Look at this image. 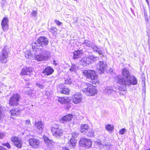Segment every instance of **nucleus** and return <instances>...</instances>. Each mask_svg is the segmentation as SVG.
<instances>
[{
    "instance_id": "f257e3e1",
    "label": "nucleus",
    "mask_w": 150,
    "mask_h": 150,
    "mask_svg": "<svg viewBox=\"0 0 150 150\" xmlns=\"http://www.w3.org/2000/svg\"><path fill=\"white\" fill-rule=\"evenodd\" d=\"M48 42L47 38L44 36L40 37L37 41L32 43V49L33 51H37V48L35 46L45 47L48 45Z\"/></svg>"
},
{
    "instance_id": "f03ea898",
    "label": "nucleus",
    "mask_w": 150,
    "mask_h": 150,
    "mask_svg": "<svg viewBox=\"0 0 150 150\" xmlns=\"http://www.w3.org/2000/svg\"><path fill=\"white\" fill-rule=\"evenodd\" d=\"M122 78L121 76L118 75L117 77V80L118 83L120 85H122L124 83L129 79L130 76L128 70L126 69H124L122 71Z\"/></svg>"
},
{
    "instance_id": "7ed1b4c3",
    "label": "nucleus",
    "mask_w": 150,
    "mask_h": 150,
    "mask_svg": "<svg viewBox=\"0 0 150 150\" xmlns=\"http://www.w3.org/2000/svg\"><path fill=\"white\" fill-rule=\"evenodd\" d=\"M40 53L39 54H36L35 55V59L39 61H45L48 59L50 55L49 52L46 50H42Z\"/></svg>"
},
{
    "instance_id": "20e7f679",
    "label": "nucleus",
    "mask_w": 150,
    "mask_h": 150,
    "mask_svg": "<svg viewBox=\"0 0 150 150\" xmlns=\"http://www.w3.org/2000/svg\"><path fill=\"white\" fill-rule=\"evenodd\" d=\"M20 98V95L18 94L13 95L10 98L9 101L10 105L13 107L17 106L19 104Z\"/></svg>"
},
{
    "instance_id": "39448f33",
    "label": "nucleus",
    "mask_w": 150,
    "mask_h": 150,
    "mask_svg": "<svg viewBox=\"0 0 150 150\" xmlns=\"http://www.w3.org/2000/svg\"><path fill=\"white\" fill-rule=\"evenodd\" d=\"M125 83L122 85L125 87V88L121 89V88H120L119 90L124 91L126 90V87L128 86L129 87L131 85H136L137 84V79L134 76H131L129 79H128L124 83Z\"/></svg>"
},
{
    "instance_id": "423d86ee",
    "label": "nucleus",
    "mask_w": 150,
    "mask_h": 150,
    "mask_svg": "<svg viewBox=\"0 0 150 150\" xmlns=\"http://www.w3.org/2000/svg\"><path fill=\"white\" fill-rule=\"evenodd\" d=\"M8 52L6 47H5L0 53V62L2 63H6L7 61Z\"/></svg>"
},
{
    "instance_id": "0eeeda50",
    "label": "nucleus",
    "mask_w": 150,
    "mask_h": 150,
    "mask_svg": "<svg viewBox=\"0 0 150 150\" xmlns=\"http://www.w3.org/2000/svg\"><path fill=\"white\" fill-rule=\"evenodd\" d=\"M82 91L86 95L89 96H93L97 93V90L93 87V86L91 85L89 87L83 88Z\"/></svg>"
},
{
    "instance_id": "6e6552de",
    "label": "nucleus",
    "mask_w": 150,
    "mask_h": 150,
    "mask_svg": "<svg viewBox=\"0 0 150 150\" xmlns=\"http://www.w3.org/2000/svg\"><path fill=\"white\" fill-rule=\"evenodd\" d=\"M71 99L72 102L76 104L80 103L83 100L82 95L80 92H77L74 94Z\"/></svg>"
},
{
    "instance_id": "1a4fd4ad",
    "label": "nucleus",
    "mask_w": 150,
    "mask_h": 150,
    "mask_svg": "<svg viewBox=\"0 0 150 150\" xmlns=\"http://www.w3.org/2000/svg\"><path fill=\"white\" fill-rule=\"evenodd\" d=\"M83 44H85L88 47L91 46L94 51L98 52L99 54H102L103 48L100 47H98L95 45H91L92 43L90 41L87 40H85Z\"/></svg>"
},
{
    "instance_id": "9d476101",
    "label": "nucleus",
    "mask_w": 150,
    "mask_h": 150,
    "mask_svg": "<svg viewBox=\"0 0 150 150\" xmlns=\"http://www.w3.org/2000/svg\"><path fill=\"white\" fill-rule=\"evenodd\" d=\"M79 143L81 146L86 149L91 147L92 144V141L90 139L85 137L81 139Z\"/></svg>"
},
{
    "instance_id": "9b49d317",
    "label": "nucleus",
    "mask_w": 150,
    "mask_h": 150,
    "mask_svg": "<svg viewBox=\"0 0 150 150\" xmlns=\"http://www.w3.org/2000/svg\"><path fill=\"white\" fill-rule=\"evenodd\" d=\"M71 134L73 138L70 139L68 143V146L71 148L75 146L77 141L74 138L77 137L79 136L78 133L75 131L73 132Z\"/></svg>"
},
{
    "instance_id": "f8f14e48",
    "label": "nucleus",
    "mask_w": 150,
    "mask_h": 150,
    "mask_svg": "<svg viewBox=\"0 0 150 150\" xmlns=\"http://www.w3.org/2000/svg\"><path fill=\"white\" fill-rule=\"evenodd\" d=\"M83 74L84 76L89 79L92 80L95 79L96 74L95 71L93 70H84L83 72Z\"/></svg>"
},
{
    "instance_id": "ddd939ff",
    "label": "nucleus",
    "mask_w": 150,
    "mask_h": 150,
    "mask_svg": "<svg viewBox=\"0 0 150 150\" xmlns=\"http://www.w3.org/2000/svg\"><path fill=\"white\" fill-rule=\"evenodd\" d=\"M51 131L53 136L58 139L61 138L63 135V130L59 128L53 127L52 128Z\"/></svg>"
},
{
    "instance_id": "4468645a",
    "label": "nucleus",
    "mask_w": 150,
    "mask_h": 150,
    "mask_svg": "<svg viewBox=\"0 0 150 150\" xmlns=\"http://www.w3.org/2000/svg\"><path fill=\"white\" fill-rule=\"evenodd\" d=\"M57 100L61 104L66 105V109H68L71 107L69 100L67 98L59 97Z\"/></svg>"
},
{
    "instance_id": "2eb2a0df",
    "label": "nucleus",
    "mask_w": 150,
    "mask_h": 150,
    "mask_svg": "<svg viewBox=\"0 0 150 150\" xmlns=\"http://www.w3.org/2000/svg\"><path fill=\"white\" fill-rule=\"evenodd\" d=\"M28 142L29 145L33 148H38L39 146V140L37 138H30L29 139Z\"/></svg>"
},
{
    "instance_id": "dca6fc26",
    "label": "nucleus",
    "mask_w": 150,
    "mask_h": 150,
    "mask_svg": "<svg viewBox=\"0 0 150 150\" xmlns=\"http://www.w3.org/2000/svg\"><path fill=\"white\" fill-rule=\"evenodd\" d=\"M11 141L14 145L18 148H21L22 146V142L17 137H15L11 138Z\"/></svg>"
},
{
    "instance_id": "f3484780",
    "label": "nucleus",
    "mask_w": 150,
    "mask_h": 150,
    "mask_svg": "<svg viewBox=\"0 0 150 150\" xmlns=\"http://www.w3.org/2000/svg\"><path fill=\"white\" fill-rule=\"evenodd\" d=\"M107 67V64L103 61H100L97 65V69L100 71V73H102L105 71Z\"/></svg>"
},
{
    "instance_id": "a211bd4d",
    "label": "nucleus",
    "mask_w": 150,
    "mask_h": 150,
    "mask_svg": "<svg viewBox=\"0 0 150 150\" xmlns=\"http://www.w3.org/2000/svg\"><path fill=\"white\" fill-rule=\"evenodd\" d=\"M33 71V69L31 67H25L23 68L21 72V74L22 75H28L30 76L31 74Z\"/></svg>"
},
{
    "instance_id": "6ab92c4d",
    "label": "nucleus",
    "mask_w": 150,
    "mask_h": 150,
    "mask_svg": "<svg viewBox=\"0 0 150 150\" xmlns=\"http://www.w3.org/2000/svg\"><path fill=\"white\" fill-rule=\"evenodd\" d=\"M8 22L9 20L6 17L2 19L1 24L4 31H6L8 29Z\"/></svg>"
},
{
    "instance_id": "aec40b11",
    "label": "nucleus",
    "mask_w": 150,
    "mask_h": 150,
    "mask_svg": "<svg viewBox=\"0 0 150 150\" xmlns=\"http://www.w3.org/2000/svg\"><path fill=\"white\" fill-rule=\"evenodd\" d=\"M73 117V115L71 114H68L62 117L60 120L62 123H64L70 121Z\"/></svg>"
},
{
    "instance_id": "412c9836",
    "label": "nucleus",
    "mask_w": 150,
    "mask_h": 150,
    "mask_svg": "<svg viewBox=\"0 0 150 150\" xmlns=\"http://www.w3.org/2000/svg\"><path fill=\"white\" fill-rule=\"evenodd\" d=\"M54 71L53 69L51 67L48 66L46 67L42 72L43 74L47 75H49L52 74Z\"/></svg>"
},
{
    "instance_id": "4be33fe9",
    "label": "nucleus",
    "mask_w": 150,
    "mask_h": 150,
    "mask_svg": "<svg viewBox=\"0 0 150 150\" xmlns=\"http://www.w3.org/2000/svg\"><path fill=\"white\" fill-rule=\"evenodd\" d=\"M35 125L36 126L37 129H38L39 133H40L43 131L44 129L43 124L42 122L41 121H38L36 122Z\"/></svg>"
},
{
    "instance_id": "5701e85b",
    "label": "nucleus",
    "mask_w": 150,
    "mask_h": 150,
    "mask_svg": "<svg viewBox=\"0 0 150 150\" xmlns=\"http://www.w3.org/2000/svg\"><path fill=\"white\" fill-rule=\"evenodd\" d=\"M89 128L90 127L87 125L83 124L81 126L80 130L82 133L85 134Z\"/></svg>"
},
{
    "instance_id": "b1692460",
    "label": "nucleus",
    "mask_w": 150,
    "mask_h": 150,
    "mask_svg": "<svg viewBox=\"0 0 150 150\" xmlns=\"http://www.w3.org/2000/svg\"><path fill=\"white\" fill-rule=\"evenodd\" d=\"M87 60L89 62V64L91 63L94 62L96 61L98 57L96 56H94L93 55H90L87 57H86Z\"/></svg>"
},
{
    "instance_id": "393cba45",
    "label": "nucleus",
    "mask_w": 150,
    "mask_h": 150,
    "mask_svg": "<svg viewBox=\"0 0 150 150\" xmlns=\"http://www.w3.org/2000/svg\"><path fill=\"white\" fill-rule=\"evenodd\" d=\"M89 62L87 60L86 57L82 58L80 61V63L81 65L85 67L89 64Z\"/></svg>"
},
{
    "instance_id": "a878e982",
    "label": "nucleus",
    "mask_w": 150,
    "mask_h": 150,
    "mask_svg": "<svg viewBox=\"0 0 150 150\" xmlns=\"http://www.w3.org/2000/svg\"><path fill=\"white\" fill-rule=\"evenodd\" d=\"M74 56L73 57L74 59H75L80 57L81 56V51L80 50L75 51L74 52Z\"/></svg>"
},
{
    "instance_id": "bb28decb",
    "label": "nucleus",
    "mask_w": 150,
    "mask_h": 150,
    "mask_svg": "<svg viewBox=\"0 0 150 150\" xmlns=\"http://www.w3.org/2000/svg\"><path fill=\"white\" fill-rule=\"evenodd\" d=\"M60 92L61 93L67 95L69 94V91L68 88L63 87L61 88Z\"/></svg>"
},
{
    "instance_id": "cd10ccee",
    "label": "nucleus",
    "mask_w": 150,
    "mask_h": 150,
    "mask_svg": "<svg viewBox=\"0 0 150 150\" xmlns=\"http://www.w3.org/2000/svg\"><path fill=\"white\" fill-rule=\"evenodd\" d=\"M44 141L47 145L49 147H51L52 145L53 141L49 139L48 138L45 137L44 138Z\"/></svg>"
},
{
    "instance_id": "c85d7f7f",
    "label": "nucleus",
    "mask_w": 150,
    "mask_h": 150,
    "mask_svg": "<svg viewBox=\"0 0 150 150\" xmlns=\"http://www.w3.org/2000/svg\"><path fill=\"white\" fill-rule=\"evenodd\" d=\"M10 112L11 115L17 116L19 114L20 112L18 109L13 108L10 111Z\"/></svg>"
},
{
    "instance_id": "c756f323",
    "label": "nucleus",
    "mask_w": 150,
    "mask_h": 150,
    "mask_svg": "<svg viewBox=\"0 0 150 150\" xmlns=\"http://www.w3.org/2000/svg\"><path fill=\"white\" fill-rule=\"evenodd\" d=\"M78 69V67L76 64H73L71 66V67L69 69V70L71 72H76Z\"/></svg>"
},
{
    "instance_id": "7c9ffc66",
    "label": "nucleus",
    "mask_w": 150,
    "mask_h": 150,
    "mask_svg": "<svg viewBox=\"0 0 150 150\" xmlns=\"http://www.w3.org/2000/svg\"><path fill=\"white\" fill-rule=\"evenodd\" d=\"M85 134L88 137H93L94 136V132L92 129H89Z\"/></svg>"
},
{
    "instance_id": "2f4dec72",
    "label": "nucleus",
    "mask_w": 150,
    "mask_h": 150,
    "mask_svg": "<svg viewBox=\"0 0 150 150\" xmlns=\"http://www.w3.org/2000/svg\"><path fill=\"white\" fill-rule=\"evenodd\" d=\"M105 129L111 131L114 129V127L110 124H108L105 126Z\"/></svg>"
},
{
    "instance_id": "473e14b6",
    "label": "nucleus",
    "mask_w": 150,
    "mask_h": 150,
    "mask_svg": "<svg viewBox=\"0 0 150 150\" xmlns=\"http://www.w3.org/2000/svg\"><path fill=\"white\" fill-rule=\"evenodd\" d=\"M105 91L108 94H110L114 91L113 90L110 89L109 88H106L105 89Z\"/></svg>"
},
{
    "instance_id": "72a5a7b5",
    "label": "nucleus",
    "mask_w": 150,
    "mask_h": 150,
    "mask_svg": "<svg viewBox=\"0 0 150 150\" xmlns=\"http://www.w3.org/2000/svg\"><path fill=\"white\" fill-rule=\"evenodd\" d=\"M5 109L4 107L0 105V118L3 116V112L5 110Z\"/></svg>"
},
{
    "instance_id": "f704fd0d",
    "label": "nucleus",
    "mask_w": 150,
    "mask_h": 150,
    "mask_svg": "<svg viewBox=\"0 0 150 150\" xmlns=\"http://www.w3.org/2000/svg\"><path fill=\"white\" fill-rule=\"evenodd\" d=\"M25 56L27 58L30 59L31 57V53L28 51H27L25 52Z\"/></svg>"
},
{
    "instance_id": "c9c22d12",
    "label": "nucleus",
    "mask_w": 150,
    "mask_h": 150,
    "mask_svg": "<svg viewBox=\"0 0 150 150\" xmlns=\"http://www.w3.org/2000/svg\"><path fill=\"white\" fill-rule=\"evenodd\" d=\"M36 85L40 89H43L44 88V86L42 84H40L39 83H36Z\"/></svg>"
},
{
    "instance_id": "e433bc0d",
    "label": "nucleus",
    "mask_w": 150,
    "mask_h": 150,
    "mask_svg": "<svg viewBox=\"0 0 150 150\" xmlns=\"http://www.w3.org/2000/svg\"><path fill=\"white\" fill-rule=\"evenodd\" d=\"M65 83L67 84H68L69 85H71L72 83L71 79H68L65 80Z\"/></svg>"
},
{
    "instance_id": "4c0bfd02",
    "label": "nucleus",
    "mask_w": 150,
    "mask_h": 150,
    "mask_svg": "<svg viewBox=\"0 0 150 150\" xmlns=\"http://www.w3.org/2000/svg\"><path fill=\"white\" fill-rule=\"evenodd\" d=\"M126 131L127 130L123 128L119 131V133L121 134H124L125 132H126Z\"/></svg>"
},
{
    "instance_id": "58836bf2",
    "label": "nucleus",
    "mask_w": 150,
    "mask_h": 150,
    "mask_svg": "<svg viewBox=\"0 0 150 150\" xmlns=\"http://www.w3.org/2000/svg\"><path fill=\"white\" fill-rule=\"evenodd\" d=\"M49 31L53 34H54L56 32L54 28L52 27L49 29Z\"/></svg>"
},
{
    "instance_id": "ea45409f",
    "label": "nucleus",
    "mask_w": 150,
    "mask_h": 150,
    "mask_svg": "<svg viewBox=\"0 0 150 150\" xmlns=\"http://www.w3.org/2000/svg\"><path fill=\"white\" fill-rule=\"evenodd\" d=\"M2 145L4 146H6L8 148H11V146L9 143H2Z\"/></svg>"
},
{
    "instance_id": "a19ab883",
    "label": "nucleus",
    "mask_w": 150,
    "mask_h": 150,
    "mask_svg": "<svg viewBox=\"0 0 150 150\" xmlns=\"http://www.w3.org/2000/svg\"><path fill=\"white\" fill-rule=\"evenodd\" d=\"M94 145L96 146V147L99 146L101 144L100 142H95L94 143Z\"/></svg>"
},
{
    "instance_id": "79ce46f5",
    "label": "nucleus",
    "mask_w": 150,
    "mask_h": 150,
    "mask_svg": "<svg viewBox=\"0 0 150 150\" xmlns=\"http://www.w3.org/2000/svg\"><path fill=\"white\" fill-rule=\"evenodd\" d=\"M37 11H33V12L32 13V16H34V17H35L36 16L37 14Z\"/></svg>"
},
{
    "instance_id": "37998d69",
    "label": "nucleus",
    "mask_w": 150,
    "mask_h": 150,
    "mask_svg": "<svg viewBox=\"0 0 150 150\" xmlns=\"http://www.w3.org/2000/svg\"><path fill=\"white\" fill-rule=\"evenodd\" d=\"M25 124L27 125H30V120H25Z\"/></svg>"
},
{
    "instance_id": "c03bdc74",
    "label": "nucleus",
    "mask_w": 150,
    "mask_h": 150,
    "mask_svg": "<svg viewBox=\"0 0 150 150\" xmlns=\"http://www.w3.org/2000/svg\"><path fill=\"white\" fill-rule=\"evenodd\" d=\"M54 22L58 25H59L61 24V23L57 20H55L54 21Z\"/></svg>"
},
{
    "instance_id": "a18cd8bd",
    "label": "nucleus",
    "mask_w": 150,
    "mask_h": 150,
    "mask_svg": "<svg viewBox=\"0 0 150 150\" xmlns=\"http://www.w3.org/2000/svg\"><path fill=\"white\" fill-rule=\"evenodd\" d=\"M4 136V134L3 133H0V139H2Z\"/></svg>"
},
{
    "instance_id": "49530a36",
    "label": "nucleus",
    "mask_w": 150,
    "mask_h": 150,
    "mask_svg": "<svg viewBox=\"0 0 150 150\" xmlns=\"http://www.w3.org/2000/svg\"><path fill=\"white\" fill-rule=\"evenodd\" d=\"M0 150H7V149L4 147L0 146Z\"/></svg>"
},
{
    "instance_id": "de8ad7c7",
    "label": "nucleus",
    "mask_w": 150,
    "mask_h": 150,
    "mask_svg": "<svg viewBox=\"0 0 150 150\" xmlns=\"http://www.w3.org/2000/svg\"><path fill=\"white\" fill-rule=\"evenodd\" d=\"M62 150H69V149L67 147H64L62 148Z\"/></svg>"
},
{
    "instance_id": "09e8293b",
    "label": "nucleus",
    "mask_w": 150,
    "mask_h": 150,
    "mask_svg": "<svg viewBox=\"0 0 150 150\" xmlns=\"http://www.w3.org/2000/svg\"><path fill=\"white\" fill-rule=\"evenodd\" d=\"M31 91H29V92H28L27 91H25V93L27 94H29L30 93H31Z\"/></svg>"
},
{
    "instance_id": "8fccbe9b",
    "label": "nucleus",
    "mask_w": 150,
    "mask_h": 150,
    "mask_svg": "<svg viewBox=\"0 0 150 150\" xmlns=\"http://www.w3.org/2000/svg\"><path fill=\"white\" fill-rule=\"evenodd\" d=\"M53 62L55 65H57V63H56V62L55 61H54Z\"/></svg>"
},
{
    "instance_id": "3c124183",
    "label": "nucleus",
    "mask_w": 150,
    "mask_h": 150,
    "mask_svg": "<svg viewBox=\"0 0 150 150\" xmlns=\"http://www.w3.org/2000/svg\"><path fill=\"white\" fill-rule=\"evenodd\" d=\"M77 21H78V18H76V20H75V23L77 22Z\"/></svg>"
},
{
    "instance_id": "603ef678",
    "label": "nucleus",
    "mask_w": 150,
    "mask_h": 150,
    "mask_svg": "<svg viewBox=\"0 0 150 150\" xmlns=\"http://www.w3.org/2000/svg\"><path fill=\"white\" fill-rule=\"evenodd\" d=\"M110 72H112V71H110Z\"/></svg>"
},
{
    "instance_id": "864d4df0",
    "label": "nucleus",
    "mask_w": 150,
    "mask_h": 150,
    "mask_svg": "<svg viewBox=\"0 0 150 150\" xmlns=\"http://www.w3.org/2000/svg\"><path fill=\"white\" fill-rule=\"evenodd\" d=\"M3 0V1H5L6 0Z\"/></svg>"
}]
</instances>
